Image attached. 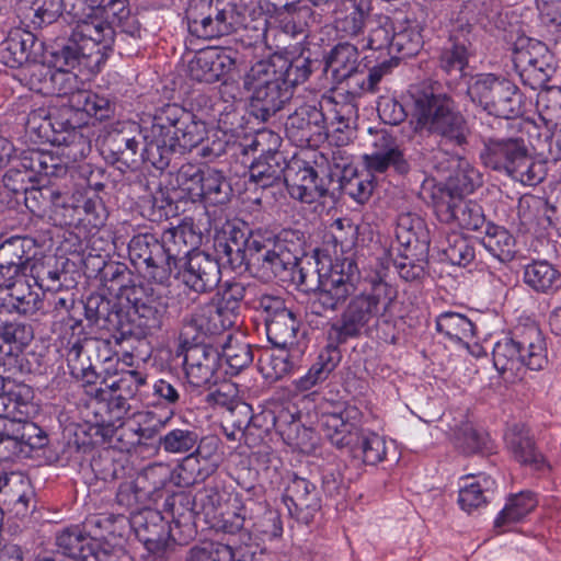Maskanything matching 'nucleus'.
<instances>
[{"mask_svg":"<svg viewBox=\"0 0 561 561\" xmlns=\"http://www.w3.org/2000/svg\"><path fill=\"white\" fill-rule=\"evenodd\" d=\"M302 353V350L277 348L261 359V371L272 381L282 379L300 365Z\"/></svg>","mask_w":561,"mask_h":561,"instance_id":"nucleus-45","label":"nucleus"},{"mask_svg":"<svg viewBox=\"0 0 561 561\" xmlns=\"http://www.w3.org/2000/svg\"><path fill=\"white\" fill-rule=\"evenodd\" d=\"M522 93L518 87L505 78L484 112L495 117L512 119L522 115Z\"/></svg>","mask_w":561,"mask_h":561,"instance_id":"nucleus-38","label":"nucleus"},{"mask_svg":"<svg viewBox=\"0 0 561 561\" xmlns=\"http://www.w3.org/2000/svg\"><path fill=\"white\" fill-rule=\"evenodd\" d=\"M119 481L116 501L121 506L131 508L145 504L152 492L162 489L169 478L167 469L162 467L147 468L142 473L127 461L115 460L110 463L106 480Z\"/></svg>","mask_w":561,"mask_h":561,"instance_id":"nucleus-10","label":"nucleus"},{"mask_svg":"<svg viewBox=\"0 0 561 561\" xmlns=\"http://www.w3.org/2000/svg\"><path fill=\"white\" fill-rule=\"evenodd\" d=\"M33 329L22 322L0 324V366L3 371L14 375L22 368V352L33 340Z\"/></svg>","mask_w":561,"mask_h":561,"instance_id":"nucleus-23","label":"nucleus"},{"mask_svg":"<svg viewBox=\"0 0 561 561\" xmlns=\"http://www.w3.org/2000/svg\"><path fill=\"white\" fill-rule=\"evenodd\" d=\"M44 301L37 289L30 282H20L8 290L0 308L8 312L33 316L43 308Z\"/></svg>","mask_w":561,"mask_h":561,"instance_id":"nucleus-39","label":"nucleus"},{"mask_svg":"<svg viewBox=\"0 0 561 561\" xmlns=\"http://www.w3.org/2000/svg\"><path fill=\"white\" fill-rule=\"evenodd\" d=\"M54 141L58 144L57 153L67 167L85 158L91 151L89 139L75 127L56 134Z\"/></svg>","mask_w":561,"mask_h":561,"instance_id":"nucleus-50","label":"nucleus"},{"mask_svg":"<svg viewBox=\"0 0 561 561\" xmlns=\"http://www.w3.org/2000/svg\"><path fill=\"white\" fill-rule=\"evenodd\" d=\"M185 504L188 505L190 501L183 494L172 496L165 502L172 517L171 523L165 522L160 513L149 511L145 516V523L137 529V537L154 560L162 559L171 540H176L174 534L176 528L181 526L191 528L193 513L185 507Z\"/></svg>","mask_w":561,"mask_h":561,"instance_id":"nucleus-8","label":"nucleus"},{"mask_svg":"<svg viewBox=\"0 0 561 561\" xmlns=\"http://www.w3.org/2000/svg\"><path fill=\"white\" fill-rule=\"evenodd\" d=\"M188 32L198 38L214 39L228 36L245 26L247 7L227 2L222 8L213 0H188L185 8Z\"/></svg>","mask_w":561,"mask_h":561,"instance_id":"nucleus-7","label":"nucleus"},{"mask_svg":"<svg viewBox=\"0 0 561 561\" xmlns=\"http://www.w3.org/2000/svg\"><path fill=\"white\" fill-rule=\"evenodd\" d=\"M207 136L206 124L179 104L159 107L152 121L153 140L146 149L150 164L163 170L172 153L184 154L201 146Z\"/></svg>","mask_w":561,"mask_h":561,"instance_id":"nucleus-3","label":"nucleus"},{"mask_svg":"<svg viewBox=\"0 0 561 561\" xmlns=\"http://www.w3.org/2000/svg\"><path fill=\"white\" fill-rule=\"evenodd\" d=\"M128 254L134 265H145L146 274L158 284L167 282L164 250L160 240L151 233L134 236L128 243Z\"/></svg>","mask_w":561,"mask_h":561,"instance_id":"nucleus-21","label":"nucleus"},{"mask_svg":"<svg viewBox=\"0 0 561 561\" xmlns=\"http://www.w3.org/2000/svg\"><path fill=\"white\" fill-rule=\"evenodd\" d=\"M221 260L229 268L239 273L250 265L257 266L265 277L284 280L297 264V256L273 231L255 229L249 232L232 227L221 244Z\"/></svg>","mask_w":561,"mask_h":561,"instance_id":"nucleus-2","label":"nucleus"},{"mask_svg":"<svg viewBox=\"0 0 561 561\" xmlns=\"http://www.w3.org/2000/svg\"><path fill=\"white\" fill-rule=\"evenodd\" d=\"M374 151L364 156L365 165L371 173H385L392 168L398 174L409 173L411 165L396 138L385 130L376 134L373 142Z\"/></svg>","mask_w":561,"mask_h":561,"instance_id":"nucleus-25","label":"nucleus"},{"mask_svg":"<svg viewBox=\"0 0 561 561\" xmlns=\"http://www.w3.org/2000/svg\"><path fill=\"white\" fill-rule=\"evenodd\" d=\"M483 248L500 262H511L516 254V242L511 232L502 226L488 222L481 238Z\"/></svg>","mask_w":561,"mask_h":561,"instance_id":"nucleus-43","label":"nucleus"},{"mask_svg":"<svg viewBox=\"0 0 561 561\" xmlns=\"http://www.w3.org/2000/svg\"><path fill=\"white\" fill-rule=\"evenodd\" d=\"M285 158L283 154L260 156L249 169L250 181L266 188L284 180Z\"/></svg>","mask_w":561,"mask_h":561,"instance_id":"nucleus-44","label":"nucleus"},{"mask_svg":"<svg viewBox=\"0 0 561 561\" xmlns=\"http://www.w3.org/2000/svg\"><path fill=\"white\" fill-rule=\"evenodd\" d=\"M492 355L494 367L501 373L513 370L518 364H523V356L514 333L512 337L499 341L493 347Z\"/></svg>","mask_w":561,"mask_h":561,"instance_id":"nucleus-60","label":"nucleus"},{"mask_svg":"<svg viewBox=\"0 0 561 561\" xmlns=\"http://www.w3.org/2000/svg\"><path fill=\"white\" fill-rule=\"evenodd\" d=\"M455 445L465 454L482 453L491 449V439L488 434L463 423L455 432Z\"/></svg>","mask_w":561,"mask_h":561,"instance_id":"nucleus-59","label":"nucleus"},{"mask_svg":"<svg viewBox=\"0 0 561 561\" xmlns=\"http://www.w3.org/2000/svg\"><path fill=\"white\" fill-rule=\"evenodd\" d=\"M36 241L31 237L13 236L0 244V263L39 265L35 260Z\"/></svg>","mask_w":561,"mask_h":561,"instance_id":"nucleus-49","label":"nucleus"},{"mask_svg":"<svg viewBox=\"0 0 561 561\" xmlns=\"http://www.w3.org/2000/svg\"><path fill=\"white\" fill-rule=\"evenodd\" d=\"M85 0H33L31 10L32 20L37 26L49 25L64 18L71 23L81 22L82 13L87 10Z\"/></svg>","mask_w":561,"mask_h":561,"instance_id":"nucleus-27","label":"nucleus"},{"mask_svg":"<svg viewBox=\"0 0 561 561\" xmlns=\"http://www.w3.org/2000/svg\"><path fill=\"white\" fill-rule=\"evenodd\" d=\"M152 140V126L142 135L136 122H117L104 136L102 151L112 163L137 168L141 162L150 163L145 151Z\"/></svg>","mask_w":561,"mask_h":561,"instance_id":"nucleus-11","label":"nucleus"},{"mask_svg":"<svg viewBox=\"0 0 561 561\" xmlns=\"http://www.w3.org/2000/svg\"><path fill=\"white\" fill-rule=\"evenodd\" d=\"M287 137L299 147H317L329 135L328 118L322 106L306 103L296 108L286 122Z\"/></svg>","mask_w":561,"mask_h":561,"instance_id":"nucleus-18","label":"nucleus"},{"mask_svg":"<svg viewBox=\"0 0 561 561\" xmlns=\"http://www.w3.org/2000/svg\"><path fill=\"white\" fill-rule=\"evenodd\" d=\"M105 387H95L94 390V425L103 431V435H113L115 431L123 426V420L126 416L129 404L125 391H114L106 381L102 382Z\"/></svg>","mask_w":561,"mask_h":561,"instance_id":"nucleus-20","label":"nucleus"},{"mask_svg":"<svg viewBox=\"0 0 561 561\" xmlns=\"http://www.w3.org/2000/svg\"><path fill=\"white\" fill-rule=\"evenodd\" d=\"M536 504L531 492H520L512 495L495 518L494 527L500 533L505 531L511 525L527 516L536 507Z\"/></svg>","mask_w":561,"mask_h":561,"instance_id":"nucleus-48","label":"nucleus"},{"mask_svg":"<svg viewBox=\"0 0 561 561\" xmlns=\"http://www.w3.org/2000/svg\"><path fill=\"white\" fill-rule=\"evenodd\" d=\"M358 49L350 43L337 44L327 58V69L336 82L347 81L353 84V77L358 75Z\"/></svg>","mask_w":561,"mask_h":561,"instance_id":"nucleus-36","label":"nucleus"},{"mask_svg":"<svg viewBox=\"0 0 561 561\" xmlns=\"http://www.w3.org/2000/svg\"><path fill=\"white\" fill-rule=\"evenodd\" d=\"M482 163L524 185H536L543 179V168L528 153L522 138H490L480 151Z\"/></svg>","mask_w":561,"mask_h":561,"instance_id":"nucleus-6","label":"nucleus"},{"mask_svg":"<svg viewBox=\"0 0 561 561\" xmlns=\"http://www.w3.org/2000/svg\"><path fill=\"white\" fill-rule=\"evenodd\" d=\"M201 241L202 236L195 231L192 222L183 221L163 232L160 242L164 250L167 280L178 265L198 251Z\"/></svg>","mask_w":561,"mask_h":561,"instance_id":"nucleus-22","label":"nucleus"},{"mask_svg":"<svg viewBox=\"0 0 561 561\" xmlns=\"http://www.w3.org/2000/svg\"><path fill=\"white\" fill-rule=\"evenodd\" d=\"M203 194L202 202L209 204H221L228 199L230 186L221 171L211 168L203 169Z\"/></svg>","mask_w":561,"mask_h":561,"instance_id":"nucleus-58","label":"nucleus"},{"mask_svg":"<svg viewBox=\"0 0 561 561\" xmlns=\"http://www.w3.org/2000/svg\"><path fill=\"white\" fill-rule=\"evenodd\" d=\"M468 56L467 43L451 37L440 53L439 67L448 76L461 78L468 65Z\"/></svg>","mask_w":561,"mask_h":561,"instance_id":"nucleus-57","label":"nucleus"},{"mask_svg":"<svg viewBox=\"0 0 561 561\" xmlns=\"http://www.w3.org/2000/svg\"><path fill=\"white\" fill-rule=\"evenodd\" d=\"M505 446L513 458L524 466L536 470L547 467L542 454L537 449L529 428L524 423H515L504 434Z\"/></svg>","mask_w":561,"mask_h":561,"instance_id":"nucleus-26","label":"nucleus"},{"mask_svg":"<svg viewBox=\"0 0 561 561\" xmlns=\"http://www.w3.org/2000/svg\"><path fill=\"white\" fill-rule=\"evenodd\" d=\"M33 45L32 33L21 30L10 32L0 43V62L10 68L21 67L30 59Z\"/></svg>","mask_w":561,"mask_h":561,"instance_id":"nucleus-42","label":"nucleus"},{"mask_svg":"<svg viewBox=\"0 0 561 561\" xmlns=\"http://www.w3.org/2000/svg\"><path fill=\"white\" fill-rule=\"evenodd\" d=\"M435 213L442 222L455 224L467 230L479 231L488 224L481 205L450 194L435 203Z\"/></svg>","mask_w":561,"mask_h":561,"instance_id":"nucleus-24","label":"nucleus"},{"mask_svg":"<svg viewBox=\"0 0 561 561\" xmlns=\"http://www.w3.org/2000/svg\"><path fill=\"white\" fill-rule=\"evenodd\" d=\"M411 98L410 125L415 133L433 135L442 145L463 147L468 144V122L450 96L423 89L414 91Z\"/></svg>","mask_w":561,"mask_h":561,"instance_id":"nucleus-4","label":"nucleus"},{"mask_svg":"<svg viewBox=\"0 0 561 561\" xmlns=\"http://www.w3.org/2000/svg\"><path fill=\"white\" fill-rule=\"evenodd\" d=\"M232 65L233 61L226 55L203 53L191 61L190 72L196 81L213 83L220 80L225 67Z\"/></svg>","mask_w":561,"mask_h":561,"instance_id":"nucleus-46","label":"nucleus"},{"mask_svg":"<svg viewBox=\"0 0 561 561\" xmlns=\"http://www.w3.org/2000/svg\"><path fill=\"white\" fill-rule=\"evenodd\" d=\"M203 169L193 165H182L176 175L180 190L192 201L202 202L203 194Z\"/></svg>","mask_w":561,"mask_h":561,"instance_id":"nucleus-64","label":"nucleus"},{"mask_svg":"<svg viewBox=\"0 0 561 561\" xmlns=\"http://www.w3.org/2000/svg\"><path fill=\"white\" fill-rule=\"evenodd\" d=\"M283 501L293 518L310 524L321 510V496L317 485L296 473L286 477Z\"/></svg>","mask_w":561,"mask_h":561,"instance_id":"nucleus-19","label":"nucleus"},{"mask_svg":"<svg viewBox=\"0 0 561 561\" xmlns=\"http://www.w3.org/2000/svg\"><path fill=\"white\" fill-rule=\"evenodd\" d=\"M224 243L226 239L216 243L217 257L204 251L193 252L174 268L173 273L191 290L199 294L211 291L220 282V268L229 267L221 260L220 245Z\"/></svg>","mask_w":561,"mask_h":561,"instance_id":"nucleus-17","label":"nucleus"},{"mask_svg":"<svg viewBox=\"0 0 561 561\" xmlns=\"http://www.w3.org/2000/svg\"><path fill=\"white\" fill-rule=\"evenodd\" d=\"M153 404L169 409L172 413L175 409L193 403L194 394L187 385L180 379L161 378L152 385Z\"/></svg>","mask_w":561,"mask_h":561,"instance_id":"nucleus-37","label":"nucleus"},{"mask_svg":"<svg viewBox=\"0 0 561 561\" xmlns=\"http://www.w3.org/2000/svg\"><path fill=\"white\" fill-rule=\"evenodd\" d=\"M238 415L244 416V421L237 424L239 439H243L249 447L259 446L272 430H279V421L272 410L251 414L250 405L240 404Z\"/></svg>","mask_w":561,"mask_h":561,"instance_id":"nucleus-28","label":"nucleus"},{"mask_svg":"<svg viewBox=\"0 0 561 561\" xmlns=\"http://www.w3.org/2000/svg\"><path fill=\"white\" fill-rule=\"evenodd\" d=\"M181 335L186 340L191 339L195 343L185 351L184 371L191 394L198 397L217 383L221 367L220 353L218 348L203 342V337L207 336L206 334L199 335L195 330H191L187 336L184 334L183 328Z\"/></svg>","mask_w":561,"mask_h":561,"instance_id":"nucleus-13","label":"nucleus"},{"mask_svg":"<svg viewBox=\"0 0 561 561\" xmlns=\"http://www.w3.org/2000/svg\"><path fill=\"white\" fill-rule=\"evenodd\" d=\"M18 490L5 500H0V503L16 517L23 518L35 510V492L30 479L23 483V488Z\"/></svg>","mask_w":561,"mask_h":561,"instance_id":"nucleus-63","label":"nucleus"},{"mask_svg":"<svg viewBox=\"0 0 561 561\" xmlns=\"http://www.w3.org/2000/svg\"><path fill=\"white\" fill-rule=\"evenodd\" d=\"M250 78L252 81L245 82L252 88L250 113L255 118L266 122L291 99L293 91L286 80H283V76L277 75L274 68L266 64L253 67Z\"/></svg>","mask_w":561,"mask_h":561,"instance_id":"nucleus-12","label":"nucleus"},{"mask_svg":"<svg viewBox=\"0 0 561 561\" xmlns=\"http://www.w3.org/2000/svg\"><path fill=\"white\" fill-rule=\"evenodd\" d=\"M57 552L68 558L65 561H88L98 543L80 526L66 527L56 535Z\"/></svg>","mask_w":561,"mask_h":561,"instance_id":"nucleus-34","label":"nucleus"},{"mask_svg":"<svg viewBox=\"0 0 561 561\" xmlns=\"http://www.w3.org/2000/svg\"><path fill=\"white\" fill-rule=\"evenodd\" d=\"M38 267L39 265L30 266L23 263H0V286L4 287L7 290H11L18 283L28 282L26 277L31 276L35 286L50 289V287L45 284V278L37 271Z\"/></svg>","mask_w":561,"mask_h":561,"instance_id":"nucleus-56","label":"nucleus"},{"mask_svg":"<svg viewBox=\"0 0 561 561\" xmlns=\"http://www.w3.org/2000/svg\"><path fill=\"white\" fill-rule=\"evenodd\" d=\"M33 76L41 78L37 90L44 94L69 96L70 100L75 93L82 90L79 89L78 77L61 67L51 69L44 65H37L34 67Z\"/></svg>","mask_w":561,"mask_h":561,"instance_id":"nucleus-33","label":"nucleus"},{"mask_svg":"<svg viewBox=\"0 0 561 561\" xmlns=\"http://www.w3.org/2000/svg\"><path fill=\"white\" fill-rule=\"evenodd\" d=\"M495 488V480L485 474L463 478L458 494L460 508L471 514L484 507L491 501Z\"/></svg>","mask_w":561,"mask_h":561,"instance_id":"nucleus-32","label":"nucleus"},{"mask_svg":"<svg viewBox=\"0 0 561 561\" xmlns=\"http://www.w3.org/2000/svg\"><path fill=\"white\" fill-rule=\"evenodd\" d=\"M255 309L262 312L267 340L274 347L302 350L298 340L300 321L280 297L261 295Z\"/></svg>","mask_w":561,"mask_h":561,"instance_id":"nucleus-15","label":"nucleus"},{"mask_svg":"<svg viewBox=\"0 0 561 561\" xmlns=\"http://www.w3.org/2000/svg\"><path fill=\"white\" fill-rule=\"evenodd\" d=\"M362 417L363 413L357 407L347 404L322 412L318 424L334 446L350 447L354 458L375 466L386 457V442L377 433L360 430Z\"/></svg>","mask_w":561,"mask_h":561,"instance_id":"nucleus-5","label":"nucleus"},{"mask_svg":"<svg viewBox=\"0 0 561 561\" xmlns=\"http://www.w3.org/2000/svg\"><path fill=\"white\" fill-rule=\"evenodd\" d=\"M358 274L356 263L344 260L329 275L319 277L310 300V310L317 316L335 312L345 305L328 331L329 340L336 344L357 337L373 320L386 317L394 304L396 290L380 278L366 282L356 293Z\"/></svg>","mask_w":561,"mask_h":561,"instance_id":"nucleus-1","label":"nucleus"},{"mask_svg":"<svg viewBox=\"0 0 561 561\" xmlns=\"http://www.w3.org/2000/svg\"><path fill=\"white\" fill-rule=\"evenodd\" d=\"M504 79L494 73H478L467 81L466 93L474 105L484 111Z\"/></svg>","mask_w":561,"mask_h":561,"instance_id":"nucleus-53","label":"nucleus"},{"mask_svg":"<svg viewBox=\"0 0 561 561\" xmlns=\"http://www.w3.org/2000/svg\"><path fill=\"white\" fill-rule=\"evenodd\" d=\"M70 105L98 121L108 119L115 113V103L112 100L90 90L75 93L70 99Z\"/></svg>","mask_w":561,"mask_h":561,"instance_id":"nucleus-51","label":"nucleus"},{"mask_svg":"<svg viewBox=\"0 0 561 561\" xmlns=\"http://www.w3.org/2000/svg\"><path fill=\"white\" fill-rule=\"evenodd\" d=\"M220 362L227 364L226 374L237 375L253 362V352L249 344L228 335L221 346Z\"/></svg>","mask_w":561,"mask_h":561,"instance_id":"nucleus-55","label":"nucleus"},{"mask_svg":"<svg viewBox=\"0 0 561 561\" xmlns=\"http://www.w3.org/2000/svg\"><path fill=\"white\" fill-rule=\"evenodd\" d=\"M443 252L453 265L458 266H467L476 257L470 240L459 233H451L447 237V244L443 248Z\"/></svg>","mask_w":561,"mask_h":561,"instance_id":"nucleus-62","label":"nucleus"},{"mask_svg":"<svg viewBox=\"0 0 561 561\" xmlns=\"http://www.w3.org/2000/svg\"><path fill=\"white\" fill-rule=\"evenodd\" d=\"M87 10L82 13L81 23L100 24L111 31V48L115 42V28L131 38L141 37V27L131 14L128 0H85Z\"/></svg>","mask_w":561,"mask_h":561,"instance_id":"nucleus-16","label":"nucleus"},{"mask_svg":"<svg viewBox=\"0 0 561 561\" xmlns=\"http://www.w3.org/2000/svg\"><path fill=\"white\" fill-rule=\"evenodd\" d=\"M197 428L191 424L178 427L160 436L159 443L164 451L170 454H188L197 449L199 442Z\"/></svg>","mask_w":561,"mask_h":561,"instance_id":"nucleus-54","label":"nucleus"},{"mask_svg":"<svg viewBox=\"0 0 561 561\" xmlns=\"http://www.w3.org/2000/svg\"><path fill=\"white\" fill-rule=\"evenodd\" d=\"M284 181L289 195L302 203H314L328 192L321 183L322 180H319L316 170L308 165L296 171L289 168L284 175Z\"/></svg>","mask_w":561,"mask_h":561,"instance_id":"nucleus-30","label":"nucleus"},{"mask_svg":"<svg viewBox=\"0 0 561 561\" xmlns=\"http://www.w3.org/2000/svg\"><path fill=\"white\" fill-rule=\"evenodd\" d=\"M513 60L524 84L534 90L543 87L554 72L543 56L538 58L529 49H516Z\"/></svg>","mask_w":561,"mask_h":561,"instance_id":"nucleus-35","label":"nucleus"},{"mask_svg":"<svg viewBox=\"0 0 561 561\" xmlns=\"http://www.w3.org/2000/svg\"><path fill=\"white\" fill-rule=\"evenodd\" d=\"M422 32L423 26L419 21L407 20L393 31L392 51L398 53L400 58L415 56L424 44Z\"/></svg>","mask_w":561,"mask_h":561,"instance_id":"nucleus-47","label":"nucleus"},{"mask_svg":"<svg viewBox=\"0 0 561 561\" xmlns=\"http://www.w3.org/2000/svg\"><path fill=\"white\" fill-rule=\"evenodd\" d=\"M111 301L101 297H89L84 306L87 319L101 328H116L119 323V313L110 311Z\"/></svg>","mask_w":561,"mask_h":561,"instance_id":"nucleus-61","label":"nucleus"},{"mask_svg":"<svg viewBox=\"0 0 561 561\" xmlns=\"http://www.w3.org/2000/svg\"><path fill=\"white\" fill-rule=\"evenodd\" d=\"M244 294L245 287L242 283L226 282L219 293V304L197 308L186 319L184 334L188 336L191 330H195L199 335H218L226 332L236 323L237 310Z\"/></svg>","mask_w":561,"mask_h":561,"instance_id":"nucleus-9","label":"nucleus"},{"mask_svg":"<svg viewBox=\"0 0 561 561\" xmlns=\"http://www.w3.org/2000/svg\"><path fill=\"white\" fill-rule=\"evenodd\" d=\"M334 341L323 348L308 373L296 380V388L308 391L316 385L324 381L340 363L341 355Z\"/></svg>","mask_w":561,"mask_h":561,"instance_id":"nucleus-41","label":"nucleus"},{"mask_svg":"<svg viewBox=\"0 0 561 561\" xmlns=\"http://www.w3.org/2000/svg\"><path fill=\"white\" fill-rule=\"evenodd\" d=\"M514 334L519 346L523 364L531 370H540L548 363L546 339L536 323L515 328Z\"/></svg>","mask_w":561,"mask_h":561,"instance_id":"nucleus-29","label":"nucleus"},{"mask_svg":"<svg viewBox=\"0 0 561 561\" xmlns=\"http://www.w3.org/2000/svg\"><path fill=\"white\" fill-rule=\"evenodd\" d=\"M436 330L450 341L461 343L474 336L476 327L465 314L445 311L436 318Z\"/></svg>","mask_w":561,"mask_h":561,"instance_id":"nucleus-52","label":"nucleus"},{"mask_svg":"<svg viewBox=\"0 0 561 561\" xmlns=\"http://www.w3.org/2000/svg\"><path fill=\"white\" fill-rule=\"evenodd\" d=\"M396 238L412 256L426 255L428 236L424 221L413 214H401L397 220Z\"/></svg>","mask_w":561,"mask_h":561,"instance_id":"nucleus-31","label":"nucleus"},{"mask_svg":"<svg viewBox=\"0 0 561 561\" xmlns=\"http://www.w3.org/2000/svg\"><path fill=\"white\" fill-rule=\"evenodd\" d=\"M111 31L100 24L77 23L67 45L56 55L60 67L73 68L81 59H92L94 65L103 61L111 50Z\"/></svg>","mask_w":561,"mask_h":561,"instance_id":"nucleus-14","label":"nucleus"},{"mask_svg":"<svg viewBox=\"0 0 561 561\" xmlns=\"http://www.w3.org/2000/svg\"><path fill=\"white\" fill-rule=\"evenodd\" d=\"M524 282L539 294L550 295L561 287V273L546 260H537L524 268Z\"/></svg>","mask_w":561,"mask_h":561,"instance_id":"nucleus-40","label":"nucleus"}]
</instances>
